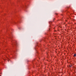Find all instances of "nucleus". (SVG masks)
Returning <instances> with one entry per match:
<instances>
[{
  "instance_id": "nucleus-2",
  "label": "nucleus",
  "mask_w": 76,
  "mask_h": 76,
  "mask_svg": "<svg viewBox=\"0 0 76 76\" xmlns=\"http://www.w3.org/2000/svg\"><path fill=\"white\" fill-rule=\"evenodd\" d=\"M55 31V32H56V31Z\"/></svg>"
},
{
  "instance_id": "nucleus-1",
  "label": "nucleus",
  "mask_w": 76,
  "mask_h": 76,
  "mask_svg": "<svg viewBox=\"0 0 76 76\" xmlns=\"http://www.w3.org/2000/svg\"><path fill=\"white\" fill-rule=\"evenodd\" d=\"M74 56L75 57H76V54H74Z\"/></svg>"
}]
</instances>
